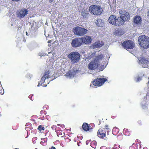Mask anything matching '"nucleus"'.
<instances>
[{"label":"nucleus","instance_id":"nucleus-25","mask_svg":"<svg viewBox=\"0 0 149 149\" xmlns=\"http://www.w3.org/2000/svg\"><path fill=\"white\" fill-rule=\"evenodd\" d=\"M73 72H74V75L76 73H77L79 72V70H77V69L74 68L73 69V70L72 71Z\"/></svg>","mask_w":149,"mask_h":149},{"label":"nucleus","instance_id":"nucleus-4","mask_svg":"<svg viewBox=\"0 0 149 149\" xmlns=\"http://www.w3.org/2000/svg\"><path fill=\"white\" fill-rule=\"evenodd\" d=\"M120 15L119 18H120V20L121 25L124 24L125 21H129L130 18V15L125 10H120L119 11Z\"/></svg>","mask_w":149,"mask_h":149},{"label":"nucleus","instance_id":"nucleus-37","mask_svg":"<svg viewBox=\"0 0 149 149\" xmlns=\"http://www.w3.org/2000/svg\"><path fill=\"white\" fill-rule=\"evenodd\" d=\"M100 124V122H99V124Z\"/></svg>","mask_w":149,"mask_h":149},{"label":"nucleus","instance_id":"nucleus-34","mask_svg":"<svg viewBox=\"0 0 149 149\" xmlns=\"http://www.w3.org/2000/svg\"><path fill=\"white\" fill-rule=\"evenodd\" d=\"M42 86H47V85H46L43 84V85H42Z\"/></svg>","mask_w":149,"mask_h":149},{"label":"nucleus","instance_id":"nucleus-21","mask_svg":"<svg viewBox=\"0 0 149 149\" xmlns=\"http://www.w3.org/2000/svg\"><path fill=\"white\" fill-rule=\"evenodd\" d=\"M81 14L84 18H87L88 16V14L87 13L86 11L84 10L81 12Z\"/></svg>","mask_w":149,"mask_h":149},{"label":"nucleus","instance_id":"nucleus-28","mask_svg":"<svg viewBox=\"0 0 149 149\" xmlns=\"http://www.w3.org/2000/svg\"><path fill=\"white\" fill-rule=\"evenodd\" d=\"M4 91L3 90L2 91H1V92H0V94L2 95L4 93Z\"/></svg>","mask_w":149,"mask_h":149},{"label":"nucleus","instance_id":"nucleus-5","mask_svg":"<svg viewBox=\"0 0 149 149\" xmlns=\"http://www.w3.org/2000/svg\"><path fill=\"white\" fill-rule=\"evenodd\" d=\"M89 10L92 15H99L101 13L102 9L100 6L95 5L90 6Z\"/></svg>","mask_w":149,"mask_h":149},{"label":"nucleus","instance_id":"nucleus-30","mask_svg":"<svg viewBox=\"0 0 149 149\" xmlns=\"http://www.w3.org/2000/svg\"><path fill=\"white\" fill-rule=\"evenodd\" d=\"M147 14V17L149 18V10Z\"/></svg>","mask_w":149,"mask_h":149},{"label":"nucleus","instance_id":"nucleus-6","mask_svg":"<svg viewBox=\"0 0 149 149\" xmlns=\"http://www.w3.org/2000/svg\"><path fill=\"white\" fill-rule=\"evenodd\" d=\"M107 80L105 78L102 77H99L96 79H95L94 81L91 83L90 85V87L96 88L97 86H102L104 82Z\"/></svg>","mask_w":149,"mask_h":149},{"label":"nucleus","instance_id":"nucleus-15","mask_svg":"<svg viewBox=\"0 0 149 149\" xmlns=\"http://www.w3.org/2000/svg\"><path fill=\"white\" fill-rule=\"evenodd\" d=\"M103 42L99 41L95 42L92 46L93 48H96L102 47L104 45Z\"/></svg>","mask_w":149,"mask_h":149},{"label":"nucleus","instance_id":"nucleus-10","mask_svg":"<svg viewBox=\"0 0 149 149\" xmlns=\"http://www.w3.org/2000/svg\"><path fill=\"white\" fill-rule=\"evenodd\" d=\"M82 42V40L81 38H75L72 40L71 45L73 47H77L81 46Z\"/></svg>","mask_w":149,"mask_h":149},{"label":"nucleus","instance_id":"nucleus-8","mask_svg":"<svg viewBox=\"0 0 149 149\" xmlns=\"http://www.w3.org/2000/svg\"><path fill=\"white\" fill-rule=\"evenodd\" d=\"M73 31L75 34L82 36L87 33V30L81 27L77 26L74 28Z\"/></svg>","mask_w":149,"mask_h":149},{"label":"nucleus","instance_id":"nucleus-14","mask_svg":"<svg viewBox=\"0 0 149 149\" xmlns=\"http://www.w3.org/2000/svg\"><path fill=\"white\" fill-rule=\"evenodd\" d=\"M28 14V11L26 9H24L20 10L18 16L20 18H22Z\"/></svg>","mask_w":149,"mask_h":149},{"label":"nucleus","instance_id":"nucleus-20","mask_svg":"<svg viewBox=\"0 0 149 149\" xmlns=\"http://www.w3.org/2000/svg\"><path fill=\"white\" fill-rule=\"evenodd\" d=\"M97 135L100 138H101L102 139H106L104 138V137L105 136V134L104 133L101 132L100 130H99L97 133Z\"/></svg>","mask_w":149,"mask_h":149},{"label":"nucleus","instance_id":"nucleus-35","mask_svg":"<svg viewBox=\"0 0 149 149\" xmlns=\"http://www.w3.org/2000/svg\"><path fill=\"white\" fill-rule=\"evenodd\" d=\"M26 35L27 36H29V35H28V33L27 32H26Z\"/></svg>","mask_w":149,"mask_h":149},{"label":"nucleus","instance_id":"nucleus-33","mask_svg":"<svg viewBox=\"0 0 149 149\" xmlns=\"http://www.w3.org/2000/svg\"><path fill=\"white\" fill-rule=\"evenodd\" d=\"M54 0H49V2L50 3L52 2Z\"/></svg>","mask_w":149,"mask_h":149},{"label":"nucleus","instance_id":"nucleus-31","mask_svg":"<svg viewBox=\"0 0 149 149\" xmlns=\"http://www.w3.org/2000/svg\"><path fill=\"white\" fill-rule=\"evenodd\" d=\"M49 149H56V148L55 147L52 146L51 148Z\"/></svg>","mask_w":149,"mask_h":149},{"label":"nucleus","instance_id":"nucleus-11","mask_svg":"<svg viewBox=\"0 0 149 149\" xmlns=\"http://www.w3.org/2000/svg\"><path fill=\"white\" fill-rule=\"evenodd\" d=\"M52 72L51 71H50L49 70H48L46 71L42 77L40 82L41 84L44 83L45 82V80L46 79H48L50 78L51 77V75L52 74Z\"/></svg>","mask_w":149,"mask_h":149},{"label":"nucleus","instance_id":"nucleus-16","mask_svg":"<svg viewBox=\"0 0 149 149\" xmlns=\"http://www.w3.org/2000/svg\"><path fill=\"white\" fill-rule=\"evenodd\" d=\"M141 21V18L139 16H136L134 19V22L137 24L140 23Z\"/></svg>","mask_w":149,"mask_h":149},{"label":"nucleus","instance_id":"nucleus-36","mask_svg":"<svg viewBox=\"0 0 149 149\" xmlns=\"http://www.w3.org/2000/svg\"><path fill=\"white\" fill-rule=\"evenodd\" d=\"M39 86V84L38 85V86Z\"/></svg>","mask_w":149,"mask_h":149},{"label":"nucleus","instance_id":"nucleus-23","mask_svg":"<svg viewBox=\"0 0 149 149\" xmlns=\"http://www.w3.org/2000/svg\"><path fill=\"white\" fill-rule=\"evenodd\" d=\"M38 129L41 132L42 130H45V128L43 127H42L41 125H40L38 126Z\"/></svg>","mask_w":149,"mask_h":149},{"label":"nucleus","instance_id":"nucleus-3","mask_svg":"<svg viewBox=\"0 0 149 149\" xmlns=\"http://www.w3.org/2000/svg\"><path fill=\"white\" fill-rule=\"evenodd\" d=\"M80 56V54L77 52H72L68 55V57L73 63L78 62L79 60Z\"/></svg>","mask_w":149,"mask_h":149},{"label":"nucleus","instance_id":"nucleus-1","mask_svg":"<svg viewBox=\"0 0 149 149\" xmlns=\"http://www.w3.org/2000/svg\"><path fill=\"white\" fill-rule=\"evenodd\" d=\"M103 59L104 56L102 54L94 57L89 64L88 68L90 70H94L96 69L99 65V63L101 62L103 60Z\"/></svg>","mask_w":149,"mask_h":149},{"label":"nucleus","instance_id":"nucleus-12","mask_svg":"<svg viewBox=\"0 0 149 149\" xmlns=\"http://www.w3.org/2000/svg\"><path fill=\"white\" fill-rule=\"evenodd\" d=\"M140 62L143 64V67L147 68V67H145V65H149V61L148 58L145 57H140L138 58Z\"/></svg>","mask_w":149,"mask_h":149},{"label":"nucleus","instance_id":"nucleus-32","mask_svg":"<svg viewBox=\"0 0 149 149\" xmlns=\"http://www.w3.org/2000/svg\"><path fill=\"white\" fill-rule=\"evenodd\" d=\"M105 127H106V129H108V126L107 125H105Z\"/></svg>","mask_w":149,"mask_h":149},{"label":"nucleus","instance_id":"nucleus-19","mask_svg":"<svg viewBox=\"0 0 149 149\" xmlns=\"http://www.w3.org/2000/svg\"><path fill=\"white\" fill-rule=\"evenodd\" d=\"M95 23L97 26L102 27L103 25V23L101 19H99L96 20Z\"/></svg>","mask_w":149,"mask_h":149},{"label":"nucleus","instance_id":"nucleus-13","mask_svg":"<svg viewBox=\"0 0 149 149\" xmlns=\"http://www.w3.org/2000/svg\"><path fill=\"white\" fill-rule=\"evenodd\" d=\"M82 42L86 44H88L90 43L92 41V38L89 36H86L81 38Z\"/></svg>","mask_w":149,"mask_h":149},{"label":"nucleus","instance_id":"nucleus-24","mask_svg":"<svg viewBox=\"0 0 149 149\" xmlns=\"http://www.w3.org/2000/svg\"><path fill=\"white\" fill-rule=\"evenodd\" d=\"M32 77V74H30L28 73L26 75V78L29 79H30Z\"/></svg>","mask_w":149,"mask_h":149},{"label":"nucleus","instance_id":"nucleus-27","mask_svg":"<svg viewBox=\"0 0 149 149\" xmlns=\"http://www.w3.org/2000/svg\"><path fill=\"white\" fill-rule=\"evenodd\" d=\"M141 78L140 77H138L137 79L136 80V82L139 81L141 80Z\"/></svg>","mask_w":149,"mask_h":149},{"label":"nucleus","instance_id":"nucleus-17","mask_svg":"<svg viewBox=\"0 0 149 149\" xmlns=\"http://www.w3.org/2000/svg\"><path fill=\"white\" fill-rule=\"evenodd\" d=\"M74 72L71 71H70L68 72L66 74V76L67 78H71L74 76Z\"/></svg>","mask_w":149,"mask_h":149},{"label":"nucleus","instance_id":"nucleus-9","mask_svg":"<svg viewBox=\"0 0 149 149\" xmlns=\"http://www.w3.org/2000/svg\"><path fill=\"white\" fill-rule=\"evenodd\" d=\"M123 46L125 49H133L134 47V44L130 40L125 41L122 44Z\"/></svg>","mask_w":149,"mask_h":149},{"label":"nucleus","instance_id":"nucleus-29","mask_svg":"<svg viewBox=\"0 0 149 149\" xmlns=\"http://www.w3.org/2000/svg\"><path fill=\"white\" fill-rule=\"evenodd\" d=\"M146 107V105H143L142 106V107L144 109Z\"/></svg>","mask_w":149,"mask_h":149},{"label":"nucleus","instance_id":"nucleus-7","mask_svg":"<svg viewBox=\"0 0 149 149\" xmlns=\"http://www.w3.org/2000/svg\"><path fill=\"white\" fill-rule=\"evenodd\" d=\"M116 17L114 15H111L109 17L108 21L111 24L116 26H121L120 20V18H116Z\"/></svg>","mask_w":149,"mask_h":149},{"label":"nucleus","instance_id":"nucleus-18","mask_svg":"<svg viewBox=\"0 0 149 149\" xmlns=\"http://www.w3.org/2000/svg\"><path fill=\"white\" fill-rule=\"evenodd\" d=\"M82 127L83 129L86 131H87L90 130L88 124L86 123H84L83 124Z\"/></svg>","mask_w":149,"mask_h":149},{"label":"nucleus","instance_id":"nucleus-2","mask_svg":"<svg viewBox=\"0 0 149 149\" xmlns=\"http://www.w3.org/2000/svg\"><path fill=\"white\" fill-rule=\"evenodd\" d=\"M140 46L143 48L147 49L149 47V38L147 36L142 35L138 38Z\"/></svg>","mask_w":149,"mask_h":149},{"label":"nucleus","instance_id":"nucleus-22","mask_svg":"<svg viewBox=\"0 0 149 149\" xmlns=\"http://www.w3.org/2000/svg\"><path fill=\"white\" fill-rule=\"evenodd\" d=\"M116 34L117 35H123L124 32L123 30L121 29H118L116 31Z\"/></svg>","mask_w":149,"mask_h":149},{"label":"nucleus","instance_id":"nucleus-26","mask_svg":"<svg viewBox=\"0 0 149 149\" xmlns=\"http://www.w3.org/2000/svg\"><path fill=\"white\" fill-rule=\"evenodd\" d=\"M94 55H95V53H93V54H91V55H90V56H89L88 57V59H90L91 58H92L94 56Z\"/></svg>","mask_w":149,"mask_h":149}]
</instances>
